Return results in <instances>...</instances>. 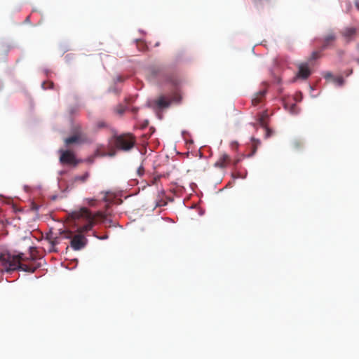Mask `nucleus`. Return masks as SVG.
Segmentation results:
<instances>
[{
  "instance_id": "1",
  "label": "nucleus",
  "mask_w": 359,
  "mask_h": 359,
  "mask_svg": "<svg viewBox=\"0 0 359 359\" xmlns=\"http://www.w3.org/2000/svg\"><path fill=\"white\" fill-rule=\"evenodd\" d=\"M68 217L74 222L75 225H79V222L81 223L83 225L79 229V231L86 233L92 229L97 219L103 220L106 218V215L100 211L93 215L88 208H81L69 213Z\"/></svg>"
},
{
  "instance_id": "2",
  "label": "nucleus",
  "mask_w": 359,
  "mask_h": 359,
  "mask_svg": "<svg viewBox=\"0 0 359 359\" xmlns=\"http://www.w3.org/2000/svg\"><path fill=\"white\" fill-rule=\"evenodd\" d=\"M27 259L23 257L22 254L12 255L5 252L0 253V271L11 273L18 269H20L25 272L34 273L38 266H29L21 263Z\"/></svg>"
},
{
  "instance_id": "3",
  "label": "nucleus",
  "mask_w": 359,
  "mask_h": 359,
  "mask_svg": "<svg viewBox=\"0 0 359 359\" xmlns=\"http://www.w3.org/2000/svg\"><path fill=\"white\" fill-rule=\"evenodd\" d=\"M81 225L83 224L80 222L79 225H76L77 226L76 231L78 232V234L73 235V233L69 231H65L61 233L64 238H71V247L74 250H79L84 248L85 245H86V238L84 237L83 235H82L83 233H80L79 231V229L81 227Z\"/></svg>"
},
{
  "instance_id": "4",
  "label": "nucleus",
  "mask_w": 359,
  "mask_h": 359,
  "mask_svg": "<svg viewBox=\"0 0 359 359\" xmlns=\"http://www.w3.org/2000/svg\"><path fill=\"white\" fill-rule=\"evenodd\" d=\"M136 140L135 136L130 133L122 134L114 137V145L115 147L125 151H130L133 148Z\"/></svg>"
},
{
  "instance_id": "5",
  "label": "nucleus",
  "mask_w": 359,
  "mask_h": 359,
  "mask_svg": "<svg viewBox=\"0 0 359 359\" xmlns=\"http://www.w3.org/2000/svg\"><path fill=\"white\" fill-rule=\"evenodd\" d=\"M337 34L334 31L330 30L327 32L320 39L321 43L320 50L323 51L327 48H332L337 41Z\"/></svg>"
},
{
  "instance_id": "6",
  "label": "nucleus",
  "mask_w": 359,
  "mask_h": 359,
  "mask_svg": "<svg viewBox=\"0 0 359 359\" xmlns=\"http://www.w3.org/2000/svg\"><path fill=\"white\" fill-rule=\"evenodd\" d=\"M60 161L62 164L74 165H76L78 163L74 154L70 151H61V156Z\"/></svg>"
},
{
  "instance_id": "7",
  "label": "nucleus",
  "mask_w": 359,
  "mask_h": 359,
  "mask_svg": "<svg viewBox=\"0 0 359 359\" xmlns=\"http://www.w3.org/2000/svg\"><path fill=\"white\" fill-rule=\"evenodd\" d=\"M231 159L229 154L222 153L219 155L217 161L215 163V168L224 169L231 163Z\"/></svg>"
},
{
  "instance_id": "8",
  "label": "nucleus",
  "mask_w": 359,
  "mask_h": 359,
  "mask_svg": "<svg viewBox=\"0 0 359 359\" xmlns=\"http://www.w3.org/2000/svg\"><path fill=\"white\" fill-rule=\"evenodd\" d=\"M86 141V136L81 132L69 137L65 140L66 145L72 144H80Z\"/></svg>"
},
{
  "instance_id": "9",
  "label": "nucleus",
  "mask_w": 359,
  "mask_h": 359,
  "mask_svg": "<svg viewBox=\"0 0 359 359\" xmlns=\"http://www.w3.org/2000/svg\"><path fill=\"white\" fill-rule=\"evenodd\" d=\"M357 29L355 27H346L341 31V36L346 42L353 40L356 36Z\"/></svg>"
},
{
  "instance_id": "10",
  "label": "nucleus",
  "mask_w": 359,
  "mask_h": 359,
  "mask_svg": "<svg viewBox=\"0 0 359 359\" xmlns=\"http://www.w3.org/2000/svg\"><path fill=\"white\" fill-rule=\"evenodd\" d=\"M155 106L157 109H163L170 107L171 101L167 100L165 96L161 95L158 99L154 101Z\"/></svg>"
},
{
  "instance_id": "11",
  "label": "nucleus",
  "mask_w": 359,
  "mask_h": 359,
  "mask_svg": "<svg viewBox=\"0 0 359 359\" xmlns=\"http://www.w3.org/2000/svg\"><path fill=\"white\" fill-rule=\"evenodd\" d=\"M311 74V70L307 64H301L297 76L303 79H307Z\"/></svg>"
},
{
  "instance_id": "12",
  "label": "nucleus",
  "mask_w": 359,
  "mask_h": 359,
  "mask_svg": "<svg viewBox=\"0 0 359 359\" xmlns=\"http://www.w3.org/2000/svg\"><path fill=\"white\" fill-rule=\"evenodd\" d=\"M266 92V90H262L255 95L252 100V103L254 106H256L262 102L264 97H265Z\"/></svg>"
},
{
  "instance_id": "13",
  "label": "nucleus",
  "mask_w": 359,
  "mask_h": 359,
  "mask_svg": "<svg viewBox=\"0 0 359 359\" xmlns=\"http://www.w3.org/2000/svg\"><path fill=\"white\" fill-rule=\"evenodd\" d=\"M251 140H252V147H251L252 151H251V153L250 154H248L249 157L252 156L253 155H255V154L257 151V148L261 144V142L258 139H255L254 137H252Z\"/></svg>"
},
{
  "instance_id": "14",
  "label": "nucleus",
  "mask_w": 359,
  "mask_h": 359,
  "mask_svg": "<svg viewBox=\"0 0 359 359\" xmlns=\"http://www.w3.org/2000/svg\"><path fill=\"white\" fill-rule=\"evenodd\" d=\"M89 177V172H86L81 176H76L74 178V182H85L88 178Z\"/></svg>"
},
{
  "instance_id": "15",
  "label": "nucleus",
  "mask_w": 359,
  "mask_h": 359,
  "mask_svg": "<svg viewBox=\"0 0 359 359\" xmlns=\"http://www.w3.org/2000/svg\"><path fill=\"white\" fill-rule=\"evenodd\" d=\"M42 88L45 90L46 89H52L53 88L54 83L52 81H44L42 83Z\"/></svg>"
},
{
  "instance_id": "16",
  "label": "nucleus",
  "mask_w": 359,
  "mask_h": 359,
  "mask_svg": "<svg viewBox=\"0 0 359 359\" xmlns=\"http://www.w3.org/2000/svg\"><path fill=\"white\" fill-rule=\"evenodd\" d=\"M320 50L318 51H313L311 55V60H314L319 58L320 57Z\"/></svg>"
},
{
  "instance_id": "17",
  "label": "nucleus",
  "mask_w": 359,
  "mask_h": 359,
  "mask_svg": "<svg viewBox=\"0 0 359 359\" xmlns=\"http://www.w3.org/2000/svg\"><path fill=\"white\" fill-rule=\"evenodd\" d=\"M334 82L339 86H341L344 85V80L343 79V77L341 76H338L337 78L334 79Z\"/></svg>"
},
{
  "instance_id": "18",
  "label": "nucleus",
  "mask_w": 359,
  "mask_h": 359,
  "mask_svg": "<svg viewBox=\"0 0 359 359\" xmlns=\"http://www.w3.org/2000/svg\"><path fill=\"white\" fill-rule=\"evenodd\" d=\"M47 238L50 241V243L53 245H57L59 243V242L57 241V238L56 237L53 238V237H52L50 236H48Z\"/></svg>"
},
{
  "instance_id": "19",
  "label": "nucleus",
  "mask_w": 359,
  "mask_h": 359,
  "mask_svg": "<svg viewBox=\"0 0 359 359\" xmlns=\"http://www.w3.org/2000/svg\"><path fill=\"white\" fill-rule=\"evenodd\" d=\"M144 172V168L142 165H140L137 169V174L139 176H142Z\"/></svg>"
},
{
  "instance_id": "20",
  "label": "nucleus",
  "mask_w": 359,
  "mask_h": 359,
  "mask_svg": "<svg viewBox=\"0 0 359 359\" xmlns=\"http://www.w3.org/2000/svg\"><path fill=\"white\" fill-rule=\"evenodd\" d=\"M265 116H266V115H262L259 118V122L262 126H265Z\"/></svg>"
},
{
  "instance_id": "21",
  "label": "nucleus",
  "mask_w": 359,
  "mask_h": 359,
  "mask_svg": "<svg viewBox=\"0 0 359 359\" xmlns=\"http://www.w3.org/2000/svg\"><path fill=\"white\" fill-rule=\"evenodd\" d=\"M88 204L90 206H93L95 202V200L93 198H88Z\"/></svg>"
},
{
  "instance_id": "22",
  "label": "nucleus",
  "mask_w": 359,
  "mask_h": 359,
  "mask_svg": "<svg viewBox=\"0 0 359 359\" xmlns=\"http://www.w3.org/2000/svg\"><path fill=\"white\" fill-rule=\"evenodd\" d=\"M160 180V177L159 176H156L154 177L153 179H152V181H151V184H156L158 181Z\"/></svg>"
},
{
  "instance_id": "23",
  "label": "nucleus",
  "mask_w": 359,
  "mask_h": 359,
  "mask_svg": "<svg viewBox=\"0 0 359 359\" xmlns=\"http://www.w3.org/2000/svg\"><path fill=\"white\" fill-rule=\"evenodd\" d=\"M97 125L99 128H104L107 126L106 123L103 121L99 122Z\"/></svg>"
},
{
  "instance_id": "24",
  "label": "nucleus",
  "mask_w": 359,
  "mask_h": 359,
  "mask_svg": "<svg viewBox=\"0 0 359 359\" xmlns=\"http://www.w3.org/2000/svg\"><path fill=\"white\" fill-rule=\"evenodd\" d=\"M239 161H240L239 158L234 160L233 162V165L236 166Z\"/></svg>"
},
{
  "instance_id": "25",
  "label": "nucleus",
  "mask_w": 359,
  "mask_h": 359,
  "mask_svg": "<svg viewBox=\"0 0 359 359\" xmlns=\"http://www.w3.org/2000/svg\"><path fill=\"white\" fill-rule=\"evenodd\" d=\"M117 81H120V82H121V81H123V79H122L121 76H118V77H117Z\"/></svg>"
},
{
  "instance_id": "26",
  "label": "nucleus",
  "mask_w": 359,
  "mask_h": 359,
  "mask_svg": "<svg viewBox=\"0 0 359 359\" xmlns=\"http://www.w3.org/2000/svg\"><path fill=\"white\" fill-rule=\"evenodd\" d=\"M108 238V236H107V235H106V236H104L103 237H100V238H100V239H106V238Z\"/></svg>"
},
{
  "instance_id": "27",
  "label": "nucleus",
  "mask_w": 359,
  "mask_h": 359,
  "mask_svg": "<svg viewBox=\"0 0 359 359\" xmlns=\"http://www.w3.org/2000/svg\"><path fill=\"white\" fill-rule=\"evenodd\" d=\"M355 60L356 61V62L359 65V57L358 58H355Z\"/></svg>"
},
{
  "instance_id": "28",
  "label": "nucleus",
  "mask_w": 359,
  "mask_h": 359,
  "mask_svg": "<svg viewBox=\"0 0 359 359\" xmlns=\"http://www.w3.org/2000/svg\"><path fill=\"white\" fill-rule=\"evenodd\" d=\"M348 73H349V74H348V75L351 74L353 73V70H352V69H351L350 71H348Z\"/></svg>"
},
{
  "instance_id": "29",
  "label": "nucleus",
  "mask_w": 359,
  "mask_h": 359,
  "mask_svg": "<svg viewBox=\"0 0 359 359\" xmlns=\"http://www.w3.org/2000/svg\"><path fill=\"white\" fill-rule=\"evenodd\" d=\"M348 73H349V74H348V75L351 74L353 73V70H352V69H351L350 71H348Z\"/></svg>"
},
{
  "instance_id": "30",
  "label": "nucleus",
  "mask_w": 359,
  "mask_h": 359,
  "mask_svg": "<svg viewBox=\"0 0 359 359\" xmlns=\"http://www.w3.org/2000/svg\"><path fill=\"white\" fill-rule=\"evenodd\" d=\"M327 76H332V74H331V73H327Z\"/></svg>"
},
{
  "instance_id": "31",
  "label": "nucleus",
  "mask_w": 359,
  "mask_h": 359,
  "mask_svg": "<svg viewBox=\"0 0 359 359\" xmlns=\"http://www.w3.org/2000/svg\"><path fill=\"white\" fill-rule=\"evenodd\" d=\"M358 48L359 49V44L357 46Z\"/></svg>"
}]
</instances>
